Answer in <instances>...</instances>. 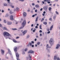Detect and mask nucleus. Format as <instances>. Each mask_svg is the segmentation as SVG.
<instances>
[{
  "instance_id": "obj_50",
  "label": "nucleus",
  "mask_w": 60,
  "mask_h": 60,
  "mask_svg": "<svg viewBox=\"0 0 60 60\" xmlns=\"http://www.w3.org/2000/svg\"><path fill=\"white\" fill-rule=\"evenodd\" d=\"M42 3H43V4H45V3L44 1H42Z\"/></svg>"
},
{
  "instance_id": "obj_61",
  "label": "nucleus",
  "mask_w": 60,
  "mask_h": 60,
  "mask_svg": "<svg viewBox=\"0 0 60 60\" xmlns=\"http://www.w3.org/2000/svg\"><path fill=\"white\" fill-rule=\"evenodd\" d=\"M31 42L33 44H34V41H31Z\"/></svg>"
},
{
  "instance_id": "obj_26",
  "label": "nucleus",
  "mask_w": 60,
  "mask_h": 60,
  "mask_svg": "<svg viewBox=\"0 0 60 60\" xmlns=\"http://www.w3.org/2000/svg\"><path fill=\"white\" fill-rule=\"evenodd\" d=\"M54 60H56V56H55L54 57Z\"/></svg>"
},
{
  "instance_id": "obj_56",
  "label": "nucleus",
  "mask_w": 60,
  "mask_h": 60,
  "mask_svg": "<svg viewBox=\"0 0 60 60\" xmlns=\"http://www.w3.org/2000/svg\"><path fill=\"white\" fill-rule=\"evenodd\" d=\"M50 31H49L48 32H47V34H50Z\"/></svg>"
},
{
  "instance_id": "obj_54",
  "label": "nucleus",
  "mask_w": 60,
  "mask_h": 60,
  "mask_svg": "<svg viewBox=\"0 0 60 60\" xmlns=\"http://www.w3.org/2000/svg\"><path fill=\"white\" fill-rule=\"evenodd\" d=\"M42 14V15L43 16H45V14Z\"/></svg>"
},
{
  "instance_id": "obj_55",
  "label": "nucleus",
  "mask_w": 60,
  "mask_h": 60,
  "mask_svg": "<svg viewBox=\"0 0 60 60\" xmlns=\"http://www.w3.org/2000/svg\"><path fill=\"white\" fill-rule=\"evenodd\" d=\"M27 38H29V36H27Z\"/></svg>"
},
{
  "instance_id": "obj_22",
  "label": "nucleus",
  "mask_w": 60,
  "mask_h": 60,
  "mask_svg": "<svg viewBox=\"0 0 60 60\" xmlns=\"http://www.w3.org/2000/svg\"><path fill=\"white\" fill-rule=\"evenodd\" d=\"M13 41L14 42H15V43L17 42V41H16V40H15V39H13Z\"/></svg>"
},
{
  "instance_id": "obj_37",
  "label": "nucleus",
  "mask_w": 60,
  "mask_h": 60,
  "mask_svg": "<svg viewBox=\"0 0 60 60\" xmlns=\"http://www.w3.org/2000/svg\"><path fill=\"white\" fill-rule=\"evenodd\" d=\"M57 60H60V58H57Z\"/></svg>"
},
{
  "instance_id": "obj_20",
  "label": "nucleus",
  "mask_w": 60,
  "mask_h": 60,
  "mask_svg": "<svg viewBox=\"0 0 60 60\" xmlns=\"http://www.w3.org/2000/svg\"><path fill=\"white\" fill-rule=\"evenodd\" d=\"M35 7L36 8H38V7H39V6L38 4L36 5L35 6Z\"/></svg>"
},
{
  "instance_id": "obj_12",
  "label": "nucleus",
  "mask_w": 60,
  "mask_h": 60,
  "mask_svg": "<svg viewBox=\"0 0 60 60\" xmlns=\"http://www.w3.org/2000/svg\"><path fill=\"white\" fill-rule=\"evenodd\" d=\"M53 28V25H52L50 27V30H52V29Z\"/></svg>"
},
{
  "instance_id": "obj_14",
  "label": "nucleus",
  "mask_w": 60,
  "mask_h": 60,
  "mask_svg": "<svg viewBox=\"0 0 60 60\" xmlns=\"http://www.w3.org/2000/svg\"><path fill=\"white\" fill-rule=\"evenodd\" d=\"M2 28L4 30H7V28L6 27H2Z\"/></svg>"
},
{
  "instance_id": "obj_16",
  "label": "nucleus",
  "mask_w": 60,
  "mask_h": 60,
  "mask_svg": "<svg viewBox=\"0 0 60 60\" xmlns=\"http://www.w3.org/2000/svg\"><path fill=\"white\" fill-rule=\"evenodd\" d=\"M43 24L46 25L47 24V22H43Z\"/></svg>"
},
{
  "instance_id": "obj_34",
  "label": "nucleus",
  "mask_w": 60,
  "mask_h": 60,
  "mask_svg": "<svg viewBox=\"0 0 60 60\" xmlns=\"http://www.w3.org/2000/svg\"><path fill=\"white\" fill-rule=\"evenodd\" d=\"M56 15H55L54 16V18H53V19H56Z\"/></svg>"
},
{
  "instance_id": "obj_62",
  "label": "nucleus",
  "mask_w": 60,
  "mask_h": 60,
  "mask_svg": "<svg viewBox=\"0 0 60 60\" xmlns=\"http://www.w3.org/2000/svg\"><path fill=\"white\" fill-rule=\"evenodd\" d=\"M32 47H34V45H32Z\"/></svg>"
},
{
  "instance_id": "obj_9",
  "label": "nucleus",
  "mask_w": 60,
  "mask_h": 60,
  "mask_svg": "<svg viewBox=\"0 0 60 60\" xmlns=\"http://www.w3.org/2000/svg\"><path fill=\"white\" fill-rule=\"evenodd\" d=\"M14 50L15 52H17V47H16L14 49Z\"/></svg>"
},
{
  "instance_id": "obj_44",
  "label": "nucleus",
  "mask_w": 60,
  "mask_h": 60,
  "mask_svg": "<svg viewBox=\"0 0 60 60\" xmlns=\"http://www.w3.org/2000/svg\"><path fill=\"white\" fill-rule=\"evenodd\" d=\"M32 44L31 43H30V46H31L32 45Z\"/></svg>"
},
{
  "instance_id": "obj_49",
  "label": "nucleus",
  "mask_w": 60,
  "mask_h": 60,
  "mask_svg": "<svg viewBox=\"0 0 60 60\" xmlns=\"http://www.w3.org/2000/svg\"><path fill=\"white\" fill-rule=\"evenodd\" d=\"M19 37H17L16 38V39H19Z\"/></svg>"
},
{
  "instance_id": "obj_51",
  "label": "nucleus",
  "mask_w": 60,
  "mask_h": 60,
  "mask_svg": "<svg viewBox=\"0 0 60 60\" xmlns=\"http://www.w3.org/2000/svg\"><path fill=\"white\" fill-rule=\"evenodd\" d=\"M35 16V15H32V17H34Z\"/></svg>"
},
{
  "instance_id": "obj_53",
  "label": "nucleus",
  "mask_w": 60,
  "mask_h": 60,
  "mask_svg": "<svg viewBox=\"0 0 60 60\" xmlns=\"http://www.w3.org/2000/svg\"><path fill=\"white\" fill-rule=\"evenodd\" d=\"M36 28H38V26H36L35 27Z\"/></svg>"
},
{
  "instance_id": "obj_21",
  "label": "nucleus",
  "mask_w": 60,
  "mask_h": 60,
  "mask_svg": "<svg viewBox=\"0 0 60 60\" xmlns=\"http://www.w3.org/2000/svg\"><path fill=\"white\" fill-rule=\"evenodd\" d=\"M44 20V19L43 18L42 19H41V22H42V21H43Z\"/></svg>"
},
{
  "instance_id": "obj_39",
  "label": "nucleus",
  "mask_w": 60,
  "mask_h": 60,
  "mask_svg": "<svg viewBox=\"0 0 60 60\" xmlns=\"http://www.w3.org/2000/svg\"><path fill=\"white\" fill-rule=\"evenodd\" d=\"M35 4H34V3H33L32 4V5H34Z\"/></svg>"
},
{
  "instance_id": "obj_47",
  "label": "nucleus",
  "mask_w": 60,
  "mask_h": 60,
  "mask_svg": "<svg viewBox=\"0 0 60 60\" xmlns=\"http://www.w3.org/2000/svg\"><path fill=\"white\" fill-rule=\"evenodd\" d=\"M2 25L0 24V27H2Z\"/></svg>"
},
{
  "instance_id": "obj_23",
  "label": "nucleus",
  "mask_w": 60,
  "mask_h": 60,
  "mask_svg": "<svg viewBox=\"0 0 60 60\" xmlns=\"http://www.w3.org/2000/svg\"><path fill=\"white\" fill-rule=\"evenodd\" d=\"M44 2H48V1H50V0H44Z\"/></svg>"
},
{
  "instance_id": "obj_43",
  "label": "nucleus",
  "mask_w": 60,
  "mask_h": 60,
  "mask_svg": "<svg viewBox=\"0 0 60 60\" xmlns=\"http://www.w3.org/2000/svg\"><path fill=\"white\" fill-rule=\"evenodd\" d=\"M35 12H37V10H35Z\"/></svg>"
},
{
  "instance_id": "obj_17",
  "label": "nucleus",
  "mask_w": 60,
  "mask_h": 60,
  "mask_svg": "<svg viewBox=\"0 0 60 60\" xmlns=\"http://www.w3.org/2000/svg\"><path fill=\"white\" fill-rule=\"evenodd\" d=\"M38 17L37 16V18H36L35 22H37L38 21Z\"/></svg>"
},
{
  "instance_id": "obj_41",
  "label": "nucleus",
  "mask_w": 60,
  "mask_h": 60,
  "mask_svg": "<svg viewBox=\"0 0 60 60\" xmlns=\"http://www.w3.org/2000/svg\"><path fill=\"white\" fill-rule=\"evenodd\" d=\"M27 50V49L26 48L25 49V51H26Z\"/></svg>"
},
{
  "instance_id": "obj_6",
  "label": "nucleus",
  "mask_w": 60,
  "mask_h": 60,
  "mask_svg": "<svg viewBox=\"0 0 60 60\" xmlns=\"http://www.w3.org/2000/svg\"><path fill=\"white\" fill-rule=\"evenodd\" d=\"M10 19L11 20H13V16L12 15H11L10 17Z\"/></svg>"
},
{
  "instance_id": "obj_2",
  "label": "nucleus",
  "mask_w": 60,
  "mask_h": 60,
  "mask_svg": "<svg viewBox=\"0 0 60 60\" xmlns=\"http://www.w3.org/2000/svg\"><path fill=\"white\" fill-rule=\"evenodd\" d=\"M26 21L25 20L23 22L22 24V25L23 26L21 27H20L19 28V29H22V28H23L24 27V26H25V25H26Z\"/></svg>"
},
{
  "instance_id": "obj_57",
  "label": "nucleus",
  "mask_w": 60,
  "mask_h": 60,
  "mask_svg": "<svg viewBox=\"0 0 60 60\" xmlns=\"http://www.w3.org/2000/svg\"><path fill=\"white\" fill-rule=\"evenodd\" d=\"M43 13L44 14H45V13H46V12L45 11H44Z\"/></svg>"
},
{
  "instance_id": "obj_18",
  "label": "nucleus",
  "mask_w": 60,
  "mask_h": 60,
  "mask_svg": "<svg viewBox=\"0 0 60 60\" xmlns=\"http://www.w3.org/2000/svg\"><path fill=\"white\" fill-rule=\"evenodd\" d=\"M49 46V45L47 44L46 45V47L47 48H47H51V47L48 46Z\"/></svg>"
},
{
  "instance_id": "obj_1",
  "label": "nucleus",
  "mask_w": 60,
  "mask_h": 60,
  "mask_svg": "<svg viewBox=\"0 0 60 60\" xmlns=\"http://www.w3.org/2000/svg\"><path fill=\"white\" fill-rule=\"evenodd\" d=\"M4 37H6V36H8V37L10 36V37H11V35L6 32H4Z\"/></svg>"
},
{
  "instance_id": "obj_38",
  "label": "nucleus",
  "mask_w": 60,
  "mask_h": 60,
  "mask_svg": "<svg viewBox=\"0 0 60 60\" xmlns=\"http://www.w3.org/2000/svg\"><path fill=\"white\" fill-rule=\"evenodd\" d=\"M29 57L30 59H31V56H30V55H29Z\"/></svg>"
},
{
  "instance_id": "obj_27",
  "label": "nucleus",
  "mask_w": 60,
  "mask_h": 60,
  "mask_svg": "<svg viewBox=\"0 0 60 60\" xmlns=\"http://www.w3.org/2000/svg\"><path fill=\"white\" fill-rule=\"evenodd\" d=\"M9 13L10 14H12V13H13V12H11V11H10L9 12Z\"/></svg>"
},
{
  "instance_id": "obj_59",
  "label": "nucleus",
  "mask_w": 60,
  "mask_h": 60,
  "mask_svg": "<svg viewBox=\"0 0 60 60\" xmlns=\"http://www.w3.org/2000/svg\"><path fill=\"white\" fill-rule=\"evenodd\" d=\"M27 11H28V12H29V11H30V10L29 9Z\"/></svg>"
},
{
  "instance_id": "obj_42",
  "label": "nucleus",
  "mask_w": 60,
  "mask_h": 60,
  "mask_svg": "<svg viewBox=\"0 0 60 60\" xmlns=\"http://www.w3.org/2000/svg\"><path fill=\"white\" fill-rule=\"evenodd\" d=\"M8 14H6V15L5 16V17H8Z\"/></svg>"
},
{
  "instance_id": "obj_11",
  "label": "nucleus",
  "mask_w": 60,
  "mask_h": 60,
  "mask_svg": "<svg viewBox=\"0 0 60 60\" xmlns=\"http://www.w3.org/2000/svg\"><path fill=\"white\" fill-rule=\"evenodd\" d=\"M27 32V31L26 30H25L24 31H23V32H22V33L23 34V35H24L25 34H26V32Z\"/></svg>"
},
{
  "instance_id": "obj_29",
  "label": "nucleus",
  "mask_w": 60,
  "mask_h": 60,
  "mask_svg": "<svg viewBox=\"0 0 60 60\" xmlns=\"http://www.w3.org/2000/svg\"><path fill=\"white\" fill-rule=\"evenodd\" d=\"M4 6H7V4H4Z\"/></svg>"
},
{
  "instance_id": "obj_3",
  "label": "nucleus",
  "mask_w": 60,
  "mask_h": 60,
  "mask_svg": "<svg viewBox=\"0 0 60 60\" xmlns=\"http://www.w3.org/2000/svg\"><path fill=\"white\" fill-rule=\"evenodd\" d=\"M34 53V51H33L32 50H30L28 52V53H31V54H32L33 53Z\"/></svg>"
},
{
  "instance_id": "obj_19",
  "label": "nucleus",
  "mask_w": 60,
  "mask_h": 60,
  "mask_svg": "<svg viewBox=\"0 0 60 60\" xmlns=\"http://www.w3.org/2000/svg\"><path fill=\"white\" fill-rule=\"evenodd\" d=\"M1 53H2V54H3V53H4V50H1Z\"/></svg>"
},
{
  "instance_id": "obj_45",
  "label": "nucleus",
  "mask_w": 60,
  "mask_h": 60,
  "mask_svg": "<svg viewBox=\"0 0 60 60\" xmlns=\"http://www.w3.org/2000/svg\"><path fill=\"white\" fill-rule=\"evenodd\" d=\"M39 32L40 33H42V31H41V30H39Z\"/></svg>"
},
{
  "instance_id": "obj_13",
  "label": "nucleus",
  "mask_w": 60,
  "mask_h": 60,
  "mask_svg": "<svg viewBox=\"0 0 60 60\" xmlns=\"http://www.w3.org/2000/svg\"><path fill=\"white\" fill-rule=\"evenodd\" d=\"M16 56L18 58L19 57V55L17 52L16 53Z\"/></svg>"
},
{
  "instance_id": "obj_35",
  "label": "nucleus",
  "mask_w": 60,
  "mask_h": 60,
  "mask_svg": "<svg viewBox=\"0 0 60 60\" xmlns=\"http://www.w3.org/2000/svg\"><path fill=\"white\" fill-rule=\"evenodd\" d=\"M11 8H13L14 7L13 6L11 5Z\"/></svg>"
},
{
  "instance_id": "obj_25",
  "label": "nucleus",
  "mask_w": 60,
  "mask_h": 60,
  "mask_svg": "<svg viewBox=\"0 0 60 60\" xmlns=\"http://www.w3.org/2000/svg\"><path fill=\"white\" fill-rule=\"evenodd\" d=\"M16 10H17V11H19V8H16Z\"/></svg>"
},
{
  "instance_id": "obj_31",
  "label": "nucleus",
  "mask_w": 60,
  "mask_h": 60,
  "mask_svg": "<svg viewBox=\"0 0 60 60\" xmlns=\"http://www.w3.org/2000/svg\"><path fill=\"white\" fill-rule=\"evenodd\" d=\"M7 1L8 2V3L9 4H10V0H7Z\"/></svg>"
},
{
  "instance_id": "obj_10",
  "label": "nucleus",
  "mask_w": 60,
  "mask_h": 60,
  "mask_svg": "<svg viewBox=\"0 0 60 60\" xmlns=\"http://www.w3.org/2000/svg\"><path fill=\"white\" fill-rule=\"evenodd\" d=\"M26 13L24 12L23 13V16L24 17H25L26 16Z\"/></svg>"
},
{
  "instance_id": "obj_36",
  "label": "nucleus",
  "mask_w": 60,
  "mask_h": 60,
  "mask_svg": "<svg viewBox=\"0 0 60 60\" xmlns=\"http://www.w3.org/2000/svg\"><path fill=\"white\" fill-rule=\"evenodd\" d=\"M40 42H38L37 43L38 45H39L40 44Z\"/></svg>"
},
{
  "instance_id": "obj_64",
  "label": "nucleus",
  "mask_w": 60,
  "mask_h": 60,
  "mask_svg": "<svg viewBox=\"0 0 60 60\" xmlns=\"http://www.w3.org/2000/svg\"><path fill=\"white\" fill-rule=\"evenodd\" d=\"M17 60H19V59L18 58H17Z\"/></svg>"
},
{
  "instance_id": "obj_46",
  "label": "nucleus",
  "mask_w": 60,
  "mask_h": 60,
  "mask_svg": "<svg viewBox=\"0 0 60 60\" xmlns=\"http://www.w3.org/2000/svg\"><path fill=\"white\" fill-rule=\"evenodd\" d=\"M47 3L48 4H50V2L49 1H47Z\"/></svg>"
},
{
  "instance_id": "obj_58",
  "label": "nucleus",
  "mask_w": 60,
  "mask_h": 60,
  "mask_svg": "<svg viewBox=\"0 0 60 60\" xmlns=\"http://www.w3.org/2000/svg\"><path fill=\"white\" fill-rule=\"evenodd\" d=\"M47 31H49V29H47Z\"/></svg>"
},
{
  "instance_id": "obj_40",
  "label": "nucleus",
  "mask_w": 60,
  "mask_h": 60,
  "mask_svg": "<svg viewBox=\"0 0 60 60\" xmlns=\"http://www.w3.org/2000/svg\"><path fill=\"white\" fill-rule=\"evenodd\" d=\"M49 20H52V18H49Z\"/></svg>"
},
{
  "instance_id": "obj_52",
  "label": "nucleus",
  "mask_w": 60,
  "mask_h": 60,
  "mask_svg": "<svg viewBox=\"0 0 60 60\" xmlns=\"http://www.w3.org/2000/svg\"><path fill=\"white\" fill-rule=\"evenodd\" d=\"M34 26V25L33 24H32L31 25V27H33Z\"/></svg>"
},
{
  "instance_id": "obj_15",
  "label": "nucleus",
  "mask_w": 60,
  "mask_h": 60,
  "mask_svg": "<svg viewBox=\"0 0 60 60\" xmlns=\"http://www.w3.org/2000/svg\"><path fill=\"white\" fill-rule=\"evenodd\" d=\"M51 9H52V8L51 7H49L48 9L49 11H51Z\"/></svg>"
},
{
  "instance_id": "obj_32",
  "label": "nucleus",
  "mask_w": 60,
  "mask_h": 60,
  "mask_svg": "<svg viewBox=\"0 0 60 60\" xmlns=\"http://www.w3.org/2000/svg\"><path fill=\"white\" fill-rule=\"evenodd\" d=\"M12 29L13 30H17V29L16 28Z\"/></svg>"
},
{
  "instance_id": "obj_5",
  "label": "nucleus",
  "mask_w": 60,
  "mask_h": 60,
  "mask_svg": "<svg viewBox=\"0 0 60 60\" xmlns=\"http://www.w3.org/2000/svg\"><path fill=\"white\" fill-rule=\"evenodd\" d=\"M48 7L47 6H45L44 7V9L45 10H47L48 9Z\"/></svg>"
},
{
  "instance_id": "obj_24",
  "label": "nucleus",
  "mask_w": 60,
  "mask_h": 60,
  "mask_svg": "<svg viewBox=\"0 0 60 60\" xmlns=\"http://www.w3.org/2000/svg\"><path fill=\"white\" fill-rule=\"evenodd\" d=\"M40 29H42V28H41V25L40 26Z\"/></svg>"
},
{
  "instance_id": "obj_8",
  "label": "nucleus",
  "mask_w": 60,
  "mask_h": 60,
  "mask_svg": "<svg viewBox=\"0 0 60 60\" xmlns=\"http://www.w3.org/2000/svg\"><path fill=\"white\" fill-rule=\"evenodd\" d=\"M56 46H57L56 47V49H58L59 47H60V45L59 44H58V45H57Z\"/></svg>"
},
{
  "instance_id": "obj_63",
  "label": "nucleus",
  "mask_w": 60,
  "mask_h": 60,
  "mask_svg": "<svg viewBox=\"0 0 60 60\" xmlns=\"http://www.w3.org/2000/svg\"><path fill=\"white\" fill-rule=\"evenodd\" d=\"M40 35L41 36H42V34H40Z\"/></svg>"
},
{
  "instance_id": "obj_60",
  "label": "nucleus",
  "mask_w": 60,
  "mask_h": 60,
  "mask_svg": "<svg viewBox=\"0 0 60 60\" xmlns=\"http://www.w3.org/2000/svg\"><path fill=\"white\" fill-rule=\"evenodd\" d=\"M42 8H41V9H40V11H42Z\"/></svg>"
},
{
  "instance_id": "obj_28",
  "label": "nucleus",
  "mask_w": 60,
  "mask_h": 60,
  "mask_svg": "<svg viewBox=\"0 0 60 60\" xmlns=\"http://www.w3.org/2000/svg\"><path fill=\"white\" fill-rule=\"evenodd\" d=\"M34 30H33V32H35V30H36V29H34Z\"/></svg>"
},
{
  "instance_id": "obj_33",
  "label": "nucleus",
  "mask_w": 60,
  "mask_h": 60,
  "mask_svg": "<svg viewBox=\"0 0 60 60\" xmlns=\"http://www.w3.org/2000/svg\"><path fill=\"white\" fill-rule=\"evenodd\" d=\"M4 23H6L7 22L5 20H4Z\"/></svg>"
},
{
  "instance_id": "obj_30",
  "label": "nucleus",
  "mask_w": 60,
  "mask_h": 60,
  "mask_svg": "<svg viewBox=\"0 0 60 60\" xmlns=\"http://www.w3.org/2000/svg\"><path fill=\"white\" fill-rule=\"evenodd\" d=\"M56 13L58 15L59 14L58 12H57V11H56Z\"/></svg>"
},
{
  "instance_id": "obj_7",
  "label": "nucleus",
  "mask_w": 60,
  "mask_h": 60,
  "mask_svg": "<svg viewBox=\"0 0 60 60\" xmlns=\"http://www.w3.org/2000/svg\"><path fill=\"white\" fill-rule=\"evenodd\" d=\"M11 24H12V22H7V24L8 25H11Z\"/></svg>"
},
{
  "instance_id": "obj_48",
  "label": "nucleus",
  "mask_w": 60,
  "mask_h": 60,
  "mask_svg": "<svg viewBox=\"0 0 60 60\" xmlns=\"http://www.w3.org/2000/svg\"><path fill=\"white\" fill-rule=\"evenodd\" d=\"M4 10H2L1 12H4Z\"/></svg>"
},
{
  "instance_id": "obj_4",
  "label": "nucleus",
  "mask_w": 60,
  "mask_h": 60,
  "mask_svg": "<svg viewBox=\"0 0 60 60\" xmlns=\"http://www.w3.org/2000/svg\"><path fill=\"white\" fill-rule=\"evenodd\" d=\"M53 41V39L52 38H51L49 41V43L50 44H51Z\"/></svg>"
}]
</instances>
